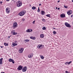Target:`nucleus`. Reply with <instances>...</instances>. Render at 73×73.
Returning a JSON list of instances; mask_svg holds the SVG:
<instances>
[{
  "label": "nucleus",
  "instance_id": "obj_1",
  "mask_svg": "<svg viewBox=\"0 0 73 73\" xmlns=\"http://www.w3.org/2000/svg\"><path fill=\"white\" fill-rule=\"evenodd\" d=\"M26 13V11L25 10H23L19 14V15L20 16H23Z\"/></svg>",
  "mask_w": 73,
  "mask_h": 73
},
{
  "label": "nucleus",
  "instance_id": "obj_2",
  "mask_svg": "<svg viewBox=\"0 0 73 73\" xmlns=\"http://www.w3.org/2000/svg\"><path fill=\"white\" fill-rule=\"evenodd\" d=\"M17 7H20V6L22 5V3L20 1H18L17 3Z\"/></svg>",
  "mask_w": 73,
  "mask_h": 73
},
{
  "label": "nucleus",
  "instance_id": "obj_3",
  "mask_svg": "<svg viewBox=\"0 0 73 73\" xmlns=\"http://www.w3.org/2000/svg\"><path fill=\"white\" fill-rule=\"evenodd\" d=\"M37 48H38V49H42V48H44V45H43L42 44H40L38 45L37 46Z\"/></svg>",
  "mask_w": 73,
  "mask_h": 73
},
{
  "label": "nucleus",
  "instance_id": "obj_4",
  "mask_svg": "<svg viewBox=\"0 0 73 73\" xmlns=\"http://www.w3.org/2000/svg\"><path fill=\"white\" fill-rule=\"evenodd\" d=\"M65 25L66 27H68V28H70L71 27V26H70V24H68L67 22L65 23Z\"/></svg>",
  "mask_w": 73,
  "mask_h": 73
},
{
  "label": "nucleus",
  "instance_id": "obj_5",
  "mask_svg": "<svg viewBox=\"0 0 73 73\" xmlns=\"http://www.w3.org/2000/svg\"><path fill=\"white\" fill-rule=\"evenodd\" d=\"M17 23L16 22H15L13 24V28H15L16 27H17Z\"/></svg>",
  "mask_w": 73,
  "mask_h": 73
},
{
  "label": "nucleus",
  "instance_id": "obj_6",
  "mask_svg": "<svg viewBox=\"0 0 73 73\" xmlns=\"http://www.w3.org/2000/svg\"><path fill=\"white\" fill-rule=\"evenodd\" d=\"M27 67L25 66L23 68L22 70V71H23V72H26V71H27Z\"/></svg>",
  "mask_w": 73,
  "mask_h": 73
},
{
  "label": "nucleus",
  "instance_id": "obj_7",
  "mask_svg": "<svg viewBox=\"0 0 73 73\" xmlns=\"http://www.w3.org/2000/svg\"><path fill=\"white\" fill-rule=\"evenodd\" d=\"M24 49L23 48H22L19 49V52L20 53H23V52L24 51Z\"/></svg>",
  "mask_w": 73,
  "mask_h": 73
},
{
  "label": "nucleus",
  "instance_id": "obj_8",
  "mask_svg": "<svg viewBox=\"0 0 73 73\" xmlns=\"http://www.w3.org/2000/svg\"><path fill=\"white\" fill-rule=\"evenodd\" d=\"M67 13L68 15H71L72 13V10H69L67 12Z\"/></svg>",
  "mask_w": 73,
  "mask_h": 73
},
{
  "label": "nucleus",
  "instance_id": "obj_9",
  "mask_svg": "<svg viewBox=\"0 0 73 73\" xmlns=\"http://www.w3.org/2000/svg\"><path fill=\"white\" fill-rule=\"evenodd\" d=\"M23 68V66H18L17 69L19 70H21Z\"/></svg>",
  "mask_w": 73,
  "mask_h": 73
},
{
  "label": "nucleus",
  "instance_id": "obj_10",
  "mask_svg": "<svg viewBox=\"0 0 73 73\" xmlns=\"http://www.w3.org/2000/svg\"><path fill=\"white\" fill-rule=\"evenodd\" d=\"M9 62H12L13 64H15V62L14 61V60H13L11 58H10L9 59Z\"/></svg>",
  "mask_w": 73,
  "mask_h": 73
},
{
  "label": "nucleus",
  "instance_id": "obj_11",
  "mask_svg": "<svg viewBox=\"0 0 73 73\" xmlns=\"http://www.w3.org/2000/svg\"><path fill=\"white\" fill-rule=\"evenodd\" d=\"M31 31H32V30L31 29H27L26 31V32H31Z\"/></svg>",
  "mask_w": 73,
  "mask_h": 73
},
{
  "label": "nucleus",
  "instance_id": "obj_12",
  "mask_svg": "<svg viewBox=\"0 0 73 73\" xmlns=\"http://www.w3.org/2000/svg\"><path fill=\"white\" fill-rule=\"evenodd\" d=\"M33 54H30L28 55V57H29V58H32V57H33Z\"/></svg>",
  "mask_w": 73,
  "mask_h": 73
},
{
  "label": "nucleus",
  "instance_id": "obj_13",
  "mask_svg": "<svg viewBox=\"0 0 73 73\" xmlns=\"http://www.w3.org/2000/svg\"><path fill=\"white\" fill-rule=\"evenodd\" d=\"M11 33L13 35H16L17 34V33H15V31L14 30H13L11 31Z\"/></svg>",
  "mask_w": 73,
  "mask_h": 73
},
{
  "label": "nucleus",
  "instance_id": "obj_14",
  "mask_svg": "<svg viewBox=\"0 0 73 73\" xmlns=\"http://www.w3.org/2000/svg\"><path fill=\"white\" fill-rule=\"evenodd\" d=\"M60 16L61 17H65V14H62Z\"/></svg>",
  "mask_w": 73,
  "mask_h": 73
},
{
  "label": "nucleus",
  "instance_id": "obj_15",
  "mask_svg": "<svg viewBox=\"0 0 73 73\" xmlns=\"http://www.w3.org/2000/svg\"><path fill=\"white\" fill-rule=\"evenodd\" d=\"M6 12L7 13H9V8H6Z\"/></svg>",
  "mask_w": 73,
  "mask_h": 73
},
{
  "label": "nucleus",
  "instance_id": "obj_16",
  "mask_svg": "<svg viewBox=\"0 0 73 73\" xmlns=\"http://www.w3.org/2000/svg\"><path fill=\"white\" fill-rule=\"evenodd\" d=\"M17 44L16 43H15L14 42L12 43V46H16Z\"/></svg>",
  "mask_w": 73,
  "mask_h": 73
},
{
  "label": "nucleus",
  "instance_id": "obj_17",
  "mask_svg": "<svg viewBox=\"0 0 73 73\" xmlns=\"http://www.w3.org/2000/svg\"><path fill=\"white\" fill-rule=\"evenodd\" d=\"M3 58H1L0 59V64H3Z\"/></svg>",
  "mask_w": 73,
  "mask_h": 73
},
{
  "label": "nucleus",
  "instance_id": "obj_18",
  "mask_svg": "<svg viewBox=\"0 0 73 73\" xmlns=\"http://www.w3.org/2000/svg\"><path fill=\"white\" fill-rule=\"evenodd\" d=\"M30 38L31 39H32V40H35L36 39V38L35 37H33V36H31Z\"/></svg>",
  "mask_w": 73,
  "mask_h": 73
},
{
  "label": "nucleus",
  "instance_id": "obj_19",
  "mask_svg": "<svg viewBox=\"0 0 73 73\" xmlns=\"http://www.w3.org/2000/svg\"><path fill=\"white\" fill-rule=\"evenodd\" d=\"M40 37L41 38H43L44 37V35L43 34H41L40 35Z\"/></svg>",
  "mask_w": 73,
  "mask_h": 73
},
{
  "label": "nucleus",
  "instance_id": "obj_20",
  "mask_svg": "<svg viewBox=\"0 0 73 73\" xmlns=\"http://www.w3.org/2000/svg\"><path fill=\"white\" fill-rule=\"evenodd\" d=\"M32 9H33V10H35V9H36V7L35 6H33L32 8Z\"/></svg>",
  "mask_w": 73,
  "mask_h": 73
},
{
  "label": "nucleus",
  "instance_id": "obj_21",
  "mask_svg": "<svg viewBox=\"0 0 73 73\" xmlns=\"http://www.w3.org/2000/svg\"><path fill=\"white\" fill-rule=\"evenodd\" d=\"M41 13L42 15H44L45 12L44 11H41Z\"/></svg>",
  "mask_w": 73,
  "mask_h": 73
},
{
  "label": "nucleus",
  "instance_id": "obj_22",
  "mask_svg": "<svg viewBox=\"0 0 73 73\" xmlns=\"http://www.w3.org/2000/svg\"><path fill=\"white\" fill-rule=\"evenodd\" d=\"M4 45H5V46H8V44H7V43H6L5 42V43H4Z\"/></svg>",
  "mask_w": 73,
  "mask_h": 73
},
{
  "label": "nucleus",
  "instance_id": "obj_23",
  "mask_svg": "<svg viewBox=\"0 0 73 73\" xmlns=\"http://www.w3.org/2000/svg\"><path fill=\"white\" fill-rule=\"evenodd\" d=\"M24 41H25L26 42H29V40H28V39H26V40H25Z\"/></svg>",
  "mask_w": 73,
  "mask_h": 73
},
{
  "label": "nucleus",
  "instance_id": "obj_24",
  "mask_svg": "<svg viewBox=\"0 0 73 73\" xmlns=\"http://www.w3.org/2000/svg\"><path fill=\"white\" fill-rule=\"evenodd\" d=\"M40 58H41V59H43L44 58V56L42 55L40 56Z\"/></svg>",
  "mask_w": 73,
  "mask_h": 73
},
{
  "label": "nucleus",
  "instance_id": "obj_25",
  "mask_svg": "<svg viewBox=\"0 0 73 73\" xmlns=\"http://www.w3.org/2000/svg\"><path fill=\"white\" fill-rule=\"evenodd\" d=\"M46 16H47V17H50V14L46 15Z\"/></svg>",
  "mask_w": 73,
  "mask_h": 73
},
{
  "label": "nucleus",
  "instance_id": "obj_26",
  "mask_svg": "<svg viewBox=\"0 0 73 73\" xmlns=\"http://www.w3.org/2000/svg\"><path fill=\"white\" fill-rule=\"evenodd\" d=\"M65 64H66V65H67V64L69 65V62H66L65 63Z\"/></svg>",
  "mask_w": 73,
  "mask_h": 73
},
{
  "label": "nucleus",
  "instance_id": "obj_27",
  "mask_svg": "<svg viewBox=\"0 0 73 73\" xmlns=\"http://www.w3.org/2000/svg\"><path fill=\"white\" fill-rule=\"evenodd\" d=\"M42 30H46V27H44L42 28Z\"/></svg>",
  "mask_w": 73,
  "mask_h": 73
},
{
  "label": "nucleus",
  "instance_id": "obj_28",
  "mask_svg": "<svg viewBox=\"0 0 73 73\" xmlns=\"http://www.w3.org/2000/svg\"><path fill=\"white\" fill-rule=\"evenodd\" d=\"M64 8H68V6H66L64 5Z\"/></svg>",
  "mask_w": 73,
  "mask_h": 73
},
{
  "label": "nucleus",
  "instance_id": "obj_29",
  "mask_svg": "<svg viewBox=\"0 0 73 73\" xmlns=\"http://www.w3.org/2000/svg\"><path fill=\"white\" fill-rule=\"evenodd\" d=\"M37 11L38 12H40V9H39V7L38 8Z\"/></svg>",
  "mask_w": 73,
  "mask_h": 73
},
{
  "label": "nucleus",
  "instance_id": "obj_30",
  "mask_svg": "<svg viewBox=\"0 0 73 73\" xmlns=\"http://www.w3.org/2000/svg\"><path fill=\"white\" fill-rule=\"evenodd\" d=\"M56 33H57L55 31H54L53 32V33L54 34H56Z\"/></svg>",
  "mask_w": 73,
  "mask_h": 73
},
{
  "label": "nucleus",
  "instance_id": "obj_31",
  "mask_svg": "<svg viewBox=\"0 0 73 73\" xmlns=\"http://www.w3.org/2000/svg\"><path fill=\"white\" fill-rule=\"evenodd\" d=\"M42 20L43 21H45V19H42Z\"/></svg>",
  "mask_w": 73,
  "mask_h": 73
},
{
  "label": "nucleus",
  "instance_id": "obj_32",
  "mask_svg": "<svg viewBox=\"0 0 73 73\" xmlns=\"http://www.w3.org/2000/svg\"><path fill=\"white\" fill-rule=\"evenodd\" d=\"M35 21H34L33 22V24H35Z\"/></svg>",
  "mask_w": 73,
  "mask_h": 73
},
{
  "label": "nucleus",
  "instance_id": "obj_33",
  "mask_svg": "<svg viewBox=\"0 0 73 73\" xmlns=\"http://www.w3.org/2000/svg\"><path fill=\"white\" fill-rule=\"evenodd\" d=\"M3 3V2L2 1H0V4H1Z\"/></svg>",
  "mask_w": 73,
  "mask_h": 73
},
{
  "label": "nucleus",
  "instance_id": "obj_34",
  "mask_svg": "<svg viewBox=\"0 0 73 73\" xmlns=\"http://www.w3.org/2000/svg\"><path fill=\"white\" fill-rule=\"evenodd\" d=\"M69 63V64H70V63H71V62H72V61H70L69 62H68Z\"/></svg>",
  "mask_w": 73,
  "mask_h": 73
},
{
  "label": "nucleus",
  "instance_id": "obj_35",
  "mask_svg": "<svg viewBox=\"0 0 73 73\" xmlns=\"http://www.w3.org/2000/svg\"><path fill=\"white\" fill-rule=\"evenodd\" d=\"M71 17H73V15H71Z\"/></svg>",
  "mask_w": 73,
  "mask_h": 73
},
{
  "label": "nucleus",
  "instance_id": "obj_36",
  "mask_svg": "<svg viewBox=\"0 0 73 73\" xmlns=\"http://www.w3.org/2000/svg\"><path fill=\"white\" fill-rule=\"evenodd\" d=\"M0 47L1 48H3V46H1Z\"/></svg>",
  "mask_w": 73,
  "mask_h": 73
},
{
  "label": "nucleus",
  "instance_id": "obj_37",
  "mask_svg": "<svg viewBox=\"0 0 73 73\" xmlns=\"http://www.w3.org/2000/svg\"><path fill=\"white\" fill-rule=\"evenodd\" d=\"M66 73H69V72H68L67 71H66Z\"/></svg>",
  "mask_w": 73,
  "mask_h": 73
},
{
  "label": "nucleus",
  "instance_id": "obj_38",
  "mask_svg": "<svg viewBox=\"0 0 73 73\" xmlns=\"http://www.w3.org/2000/svg\"><path fill=\"white\" fill-rule=\"evenodd\" d=\"M60 9V8H58V10H59Z\"/></svg>",
  "mask_w": 73,
  "mask_h": 73
},
{
  "label": "nucleus",
  "instance_id": "obj_39",
  "mask_svg": "<svg viewBox=\"0 0 73 73\" xmlns=\"http://www.w3.org/2000/svg\"><path fill=\"white\" fill-rule=\"evenodd\" d=\"M39 5H41V4L40 3L39 4Z\"/></svg>",
  "mask_w": 73,
  "mask_h": 73
},
{
  "label": "nucleus",
  "instance_id": "obj_40",
  "mask_svg": "<svg viewBox=\"0 0 73 73\" xmlns=\"http://www.w3.org/2000/svg\"><path fill=\"white\" fill-rule=\"evenodd\" d=\"M15 43H16V42H17V41H15Z\"/></svg>",
  "mask_w": 73,
  "mask_h": 73
},
{
  "label": "nucleus",
  "instance_id": "obj_41",
  "mask_svg": "<svg viewBox=\"0 0 73 73\" xmlns=\"http://www.w3.org/2000/svg\"><path fill=\"white\" fill-rule=\"evenodd\" d=\"M7 1H9V0H6Z\"/></svg>",
  "mask_w": 73,
  "mask_h": 73
},
{
  "label": "nucleus",
  "instance_id": "obj_42",
  "mask_svg": "<svg viewBox=\"0 0 73 73\" xmlns=\"http://www.w3.org/2000/svg\"><path fill=\"white\" fill-rule=\"evenodd\" d=\"M8 38H10V36H8Z\"/></svg>",
  "mask_w": 73,
  "mask_h": 73
},
{
  "label": "nucleus",
  "instance_id": "obj_43",
  "mask_svg": "<svg viewBox=\"0 0 73 73\" xmlns=\"http://www.w3.org/2000/svg\"><path fill=\"white\" fill-rule=\"evenodd\" d=\"M56 9H57V7H56Z\"/></svg>",
  "mask_w": 73,
  "mask_h": 73
},
{
  "label": "nucleus",
  "instance_id": "obj_44",
  "mask_svg": "<svg viewBox=\"0 0 73 73\" xmlns=\"http://www.w3.org/2000/svg\"><path fill=\"white\" fill-rule=\"evenodd\" d=\"M59 2H60V1H58V3H59Z\"/></svg>",
  "mask_w": 73,
  "mask_h": 73
},
{
  "label": "nucleus",
  "instance_id": "obj_45",
  "mask_svg": "<svg viewBox=\"0 0 73 73\" xmlns=\"http://www.w3.org/2000/svg\"><path fill=\"white\" fill-rule=\"evenodd\" d=\"M53 28V29H55V28Z\"/></svg>",
  "mask_w": 73,
  "mask_h": 73
},
{
  "label": "nucleus",
  "instance_id": "obj_46",
  "mask_svg": "<svg viewBox=\"0 0 73 73\" xmlns=\"http://www.w3.org/2000/svg\"><path fill=\"white\" fill-rule=\"evenodd\" d=\"M72 2H73V0H72Z\"/></svg>",
  "mask_w": 73,
  "mask_h": 73
},
{
  "label": "nucleus",
  "instance_id": "obj_47",
  "mask_svg": "<svg viewBox=\"0 0 73 73\" xmlns=\"http://www.w3.org/2000/svg\"><path fill=\"white\" fill-rule=\"evenodd\" d=\"M12 1V0L13 1H14V0H11Z\"/></svg>",
  "mask_w": 73,
  "mask_h": 73
}]
</instances>
